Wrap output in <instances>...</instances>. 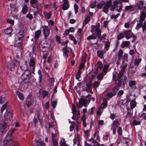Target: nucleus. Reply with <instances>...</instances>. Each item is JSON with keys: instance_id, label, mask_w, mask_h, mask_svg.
I'll return each instance as SVG.
<instances>
[{"instance_id": "nucleus-30", "label": "nucleus", "mask_w": 146, "mask_h": 146, "mask_svg": "<svg viewBox=\"0 0 146 146\" xmlns=\"http://www.w3.org/2000/svg\"><path fill=\"white\" fill-rule=\"evenodd\" d=\"M137 103L135 100H132L130 103V106L131 108L132 109L135 107Z\"/></svg>"}, {"instance_id": "nucleus-50", "label": "nucleus", "mask_w": 146, "mask_h": 146, "mask_svg": "<svg viewBox=\"0 0 146 146\" xmlns=\"http://www.w3.org/2000/svg\"><path fill=\"white\" fill-rule=\"evenodd\" d=\"M51 137L52 140H58V138H57V135L55 133H51Z\"/></svg>"}, {"instance_id": "nucleus-60", "label": "nucleus", "mask_w": 146, "mask_h": 146, "mask_svg": "<svg viewBox=\"0 0 146 146\" xmlns=\"http://www.w3.org/2000/svg\"><path fill=\"white\" fill-rule=\"evenodd\" d=\"M120 15V14L119 13H118L116 15H111V19H116L119 17Z\"/></svg>"}, {"instance_id": "nucleus-12", "label": "nucleus", "mask_w": 146, "mask_h": 146, "mask_svg": "<svg viewBox=\"0 0 146 146\" xmlns=\"http://www.w3.org/2000/svg\"><path fill=\"white\" fill-rule=\"evenodd\" d=\"M12 118V114L11 113L7 112L4 114V120L5 121H10Z\"/></svg>"}, {"instance_id": "nucleus-9", "label": "nucleus", "mask_w": 146, "mask_h": 146, "mask_svg": "<svg viewBox=\"0 0 146 146\" xmlns=\"http://www.w3.org/2000/svg\"><path fill=\"white\" fill-rule=\"evenodd\" d=\"M7 124L5 122H4L3 123H0V132L1 134L6 132L7 130Z\"/></svg>"}, {"instance_id": "nucleus-7", "label": "nucleus", "mask_w": 146, "mask_h": 146, "mask_svg": "<svg viewBox=\"0 0 146 146\" xmlns=\"http://www.w3.org/2000/svg\"><path fill=\"white\" fill-rule=\"evenodd\" d=\"M34 100L33 97L31 95H29L26 99V104L28 107L33 105Z\"/></svg>"}, {"instance_id": "nucleus-23", "label": "nucleus", "mask_w": 146, "mask_h": 146, "mask_svg": "<svg viewBox=\"0 0 146 146\" xmlns=\"http://www.w3.org/2000/svg\"><path fill=\"white\" fill-rule=\"evenodd\" d=\"M97 55L98 57L102 59L104 58V52L102 50H98L97 51Z\"/></svg>"}, {"instance_id": "nucleus-62", "label": "nucleus", "mask_w": 146, "mask_h": 146, "mask_svg": "<svg viewBox=\"0 0 146 146\" xmlns=\"http://www.w3.org/2000/svg\"><path fill=\"white\" fill-rule=\"evenodd\" d=\"M122 130L121 127H118L117 130V133L119 135H122Z\"/></svg>"}, {"instance_id": "nucleus-1", "label": "nucleus", "mask_w": 146, "mask_h": 146, "mask_svg": "<svg viewBox=\"0 0 146 146\" xmlns=\"http://www.w3.org/2000/svg\"><path fill=\"white\" fill-rule=\"evenodd\" d=\"M21 78L22 80V81L21 83V85L27 87L28 83H30L33 79L34 76L32 75L29 70H28L24 71Z\"/></svg>"}, {"instance_id": "nucleus-2", "label": "nucleus", "mask_w": 146, "mask_h": 146, "mask_svg": "<svg viewBox=\"0 0 146 146\" xmlns=\"http://www.w3.org/2000/svg\"><path fill=\"white\" fill-rule=\"evenodd\" d=\"M100 24L98 23L96 25L91 26V33H96L97 38L100 39L101 40H106L105 38L106 35H103L102 36H101V30L100 29Z\"/></svg>"}, {"instance_id": "nucleus-64", "label": "nucleus", "mask_w": 146, "mask_h": 146, "mask_svg": "<svg viewBox=\"0 0 146 146\" xmlns=\"http://www.w3.org/2000/svg\"><path fill=\"white\" fill-rule=\"evenodd\" d=\"M16 131V129L15 128H13V129L9 131L7 133V134L12 136L13 133Z\"/></svg>"}, {"instance_id": "nucleus-25", "label": "nucleus", "mask_w": 146, "mask_h": 146, "mask_svg": "<svg viewBox=\"0 0 146 146\" xmlns=\"http://www.w3.org/2000/svg\"><path fill=\"white\" fill-rule=\"evenodd\" d=\"M145 13L144 11H142L141 13L139 20L143 21L145 20Z\"/></svg>"}, {"instance_id": "nucleus-31", "label": "nucleus", "mask_w": 146, "mask_h": 146, "mask_svg": "<svg viewBox=\"0 0 146 146\" xmlns=\"http://www.w3.org/2000/svg\"><path fill=\"white\" fill-rule=\"evenodd\" d=\"M111 42L109 41L105 42L104 45V48H106V50L108 51Z\"/></svg>"}, {"instance_id": "nucleus-48", "label": "nucleus", "mask_w": 146, "mask_h": 146, "mask_svg": "<svg viewBox=\"0 0 146 146\" xmlns=\"http://www.w3.org/2000/svg\"><path fill=\"white\" fill-rule=\"evenodd\" d=\"M141 123V122L140 121L136 120H134L132 122L133 125L134 126H136L138 125H139Z\"/></svg>"}, {"instance_id": "nucleus-52", "label": "nucleus", "mask_w": 146, "mask_h": 146, "mask_svg": "<svg viewBox=\"0 0 146 146\" xmlns=\"http://www.w3.org/2000/svg\"><path fill=\"white\" fill-rule=\"evenodd\" d=\"M112 1L111 0H108L107 1L106 3H105V5L109 7L112 5Z\"/></svg>"}, {"instance_id": "nucleus-34", "label": "nucleus", "mask_w": 146, "mask_h": 146, "mask_svg": "<svg viewBox=\"0 0 146 146\" xmlns=\"http://www.w3.org/2000/svg\"><path fill=\"white\" fill-rule=\"evenodd\" d=\"M86 83V90L88 92H89L90 90H92L91 85L90 84H87L86 81H84V83Z\"/></svg>"}, {"instance_id": "nucleus-41", "label": "nucleus", "mask_w": 146, "mask_h": 146, "mask_svg": "<svg viewBox=\"0 0 146 146\" xmlns=\"http://www.w3.org/2000/svg\"><path fill=\"white\" fill-rule=\"evenodd\" d=\"M141 58L135 59L134 62V65L135 66H138L139 63L141 62Z\"/></svg>"}, {"instance_id": "nucleus-47", "label": "nucleus", "mask_w": 146, "mask_h": 146, "mask_svg": "<svg viewBox=\"0 0 146 146\" xmlns=\"http://www.w3.org/2000/svg\"><path fill=\"white\" fill-rule=\"evenodd\" d=\"M127 62H122V64L123 66L122 68L121 69V70H123V71H125V69L127 65Z\"/></svg>"}, {"instance_id": "nucleus-37", "label": "nucleus", "mask_w": 146, "mask_h": 146, "mask_svg": "<svg viewBox=\"0 0 146 146\" xmlns=\"http://www.w3.org/2000/svg\"><path fill=\"white\" fill-rule=\"evenodd\" d=\"M100 85V82L98 81H96L95 82L93 83L92 87L94 89H95L97 88Z\"/></svg>"}, {"instance_id": "nucleus-55", "label": "nucleus", "mask_w": 146, "mask_h": 146, "mask_svg": "<svg viewBox=\"0 0 146 146\" xmlns=\"http://www.w3.org/2000/svg\"><path fill=\"white\" fill-rule=\"evenodd\" d=\"M39 115H37V117H34L33 119V121L34 123L35 124V125H36V124H37V123L38 121V120H39L40 121V120L39 119Z\"/></svg>"}, {"instance_id": "nucleus-28", "label": "nucleus", "mask_w": 146, "mask_h": 146, "mask_svg": "<svg viewBox=\"0 0 146 146\" xmlns=\"http://www.w3.org/2000/svg\"><path fill=\"white\" fill-rule=\"evenodd\" d=\"M69 7V3H67L64 2L62 6V9L64 10H65L67 9Z\"/></svg>"}, {"instance_id": "nucleus-14", "label": "nucleus", "mask_w": 146, "mask_h": 146, "mask_svg": "<svg viewBox=\"0 0 146 146\" xmlns=\"http://www.w3.org/2000/svg\"><path fill=\"white\" fill-rule=\"evenodd\" d=\"M113 92V93L112 92H109L106 95H105V96L106 97L107 99H109L110 98L115 95L116 94V91H115Z\"/></svg>"}, {"instance_id": "nucleus-40", "label": "nucleus", "mask_w": 146, "mask_h": 146, "mask_svg": "<svg viewBox=\"0 0 146 146\" xmlns=\"http://www.w3.org/2000/svg\"><path fill=\"white\" fill-rule=\"evenodd\" d=\"M124 71H123L121 70V71L118 74L117 80H120L121 78L123 76V73Z\"/></svg>"}, {"instance_id": "nucleus-29", "label": "nucleus", "mask_w": 146, "mask_h": 146, "mask_svg": "<svg viewBox=\"0 0 146 146\" xmlns=\"http://www.w3.org/2000/svg\"><path fill=\"white\" fill-rule=\"evenodd\" d=\"M105 2L104 1H102L101 2L98 3L97 5V8L98 9H101L103 6L105 5Z\"/></svg>"}, {"instance_id": "nucleus-32", "label": "nucleus", "mask_w": 146, "mask_h": 146, "mask_svg": "<svg viewBox=\"0 0 146 146\" xmlns=\"http://www.w3.org/2000/svg\"><path fill=\"white\" fill-rule=\"evenodd\" d=\"M92 35H90L87 38V40H90L91 39H96L97 38V36L94 34L93 33H92Z\"/></svg>"}, {"instance_id": "nucleus-4", "label": "nucleus", "mask_w": 146, "mask_h": 146, "mask_svg": "<svg viewBox=\"0 0 146 146\" xmlns=\"http://www.w3.org/2000/svg\"><path fill=\"white\" fill-rule=\"evenodd\" d=\"M90 98L88 99L82 97L79 100V103H76V106L78 109H80L82 108L83 105L89 104L90 102Z\"/></svg>"}, {"instance_id": "nucleus-5", "label": "nucleus", "mask_w": 146, "mask_h": 146, "mask_svg": "<svg viewBox=\"0 0 146 146\" xmlns=\"http://www.w3.org/2000/svg\"><path fill=\"white\" fill-rule=\"evenodd\" d=\"M72 112L73 115L72 117V119L76 120L78 119L80 117V111L79 110L77 111L76 106L73 104L72 107Z\"/></svg>"}, {"instance_id": "nucleus-58", "label": "nucleus", "mask_w": 146, "mask_h": 146, "mask_svg": "<svg viewBox=\"0 0 146 146\" xmlns=\"http://www.w3.org/2000/svg\"><path fill=\"white\" fill-rule=\"evenodd\" d=\"M10 145H11V146H18L19 144L17 141H13L11 142Z\"/></svg>"}, {"instance_id": "nucleus-36", "label": "nucleus", "mask_w": 146, "mask_h": 146, "mask_svg": "<svg viewBox=\"0 0 146 146\" xmlns=\"http://www.w3.org/2000/svg\"><path fill=\"white\" fill-rule=\"evenodd\" d=\"M28 9V8L27 6L26 5H25L23 6L22 8V13L23 14H26L27 12Z\"/></svg>"}, {"instance_id": "nucleus-11", "label": "nucleus", "mask_w": 146, "mask_h": 146, "mask_svg": "<svg viewBox=\"0 0 146 146\" xmlns=\"http://www.w3.org/2000/svg\"><path fill=\"white\" fill-rule=\"evenodd\" d=\"M124 34L125 35V37L127 39L131 38L133 35V33L131 32V30L124 31Z\"/></svg>"}, {"instance_id": "nucleus-27", "label": "nucleus", "mask_w": 146, "mask_h": 146, "mask_svg": "<svg viewBox=\"0 0 146 146\" xmlns=\"http://www.w3.org/2000/svg\"><path fill=\"white\" fill-rule=\"evenodd\" d=\"M36 142L37 146H45V144L42 141L37 140Z\"/></svg>"}, {"instance_id": "nucleus-19", "label": "nucleus", "mask_w": 146, "mask_h": 146, "mask_svg": "<svg viewBox=\"0 0 146 146\" xmlns=\"http://www.w3.org/2000/svg\"><path fill=\"white\" fill-rule=\"evenodd\" d=\"M16 93L18 97L22 101L24 100V97L23 94L22 93L19 91H17Z\"/></svg>"}, {"instance_id": "nucleus-46", "label": "nucleus", "mask_w": 146, "mask_h": 146, "mask_svg": "<svg viewBox=\"0 0 146 146\" xmlns=\"http://www.w3.org/2000/svg\"><path fill=\"white\" fill-rule=\"evenodd\" d=\"M109 8V7L105 5L103 7L102 11L106 14H107L108 12Z\"/></svg>"}, {"instance_id": "nucleus-20", "label": "nucleus", "mask_w": 146, "mask_h": 146, "mask_svg": "<svg viewBox=\"0 0 146 146\" xmlns=\"http://www.w3.org/2000/svg\"><path fill=\"white\" fill-rule=\"evenodd\" d=\"M13 31L12 28L11 27H9L7 29L4 30V32L6 35H11L12 32ZM11 36V35H10Z\"/></svg>"}, {"instance_id": "nucleus-54", "label": "nucleus", "mask_w": 146, "mask_h": 146, "mask_svg": "<svg viewBox=\"0 0 146 146\" xmlns=\"http://www.w3.org/2000/svg\"><path fill=\"white\" fill-rule=\"evenodd\" d=\"M103 75H104V74H103L102 73V72L101 73H100L99 74L98 76H97V79L99 80H101L103 79L104 76Z\"/></svg>"}, {"instance_id": "nucleus-56", "label": "nucleus", "mask_w": 146, "mask_h": 146, "mask_svg": "<svg viewBox=\"0 0 146 146\" xmlns=\"http://www.w3.org/2000/svg\"><path fill=\"white\" fill-rule=\"evenodd\" d=\"M63 52L64 54L66 57L68 58V53L69 51L66 48H63Z\"/></svg>"}, {"instance_id": "nucleus-8", "label": "nucleus", "mask_w": 146, "mask_h": 146, "mask_svg": "<svg viewBox=\"0 0 146 146\" xmlns=\"http://www.w3.org/2000/svg\"><path fill=\"white\" fill-rule=\"evenodd\" d=\"M42 28H43L42 32L44 38L46 39L47 37L50 34V28L46 25H44L42 26Z\"/></svg>"}, {"instance_id": "nucleus-10", "label": "nucleus", "mask_w": 146, "mask_h": 146, "mask_svg": "<svg viewBox=\"0 0 146 146\" xmlns=\"http://www.w3.org/2000/svg\"><path fill=\"white\" fill-rule=\"evenodd\" d=\"M22 42V39L20 37H17L15 39V46L17 47L20 49H22L21 44Z\"/></svg>"}, {"instance_id": "nucleus-16", "label": "nucleus", "mask_w": 146, "mask_h": 146, "mask_svg": "<svg viewBox=\"0 0 146 146\" xmlns=\"http://www.w3.org/2000/svg\"><path fill=\"white\" fill-rule=\"evenodd\" d=\"M120 124L118 121L117 120H114L111 125V128H118Z\"/></svg>"}, {"instance_id": "nucleus-51", "label": "nucleus", "mask_w": 146, "mask_h": 146, "mask_svg": "<svg viewBox=\"0 0 146 146\" xmlns=\"http://www.w3.org/2000/svg\"><path fill=\"white\" fill-rule=\"evenodd\" d=\"M123 52L122 50H120L119 51L118 54V58L120 59L123 55Z\"/></svg>"}, {"instance_id": "nucleus-57", "label": "nucleus", "mask_w": 146, "mask_h": 146, "mask_svg": "<svg viewBox=\"0 0 146 146\" xmlns=\"http://www.w3.org/2000/svg\"><path fill=\"white\" fill-rule=\"evenodd\" d=\"M97 65L98 66V68L101 70L102 69L103 67V65L102 62L99 61L98 62Z\"/></svg>"}, {"instance_id": "nucleus-42", "label": "nucleus", "mask_w": 146, "mask_h": 146, "mask_svg": "<svg viewBox=\"0 0 146 146\" xmlns=\"http://www.w3.org/2000/svg\"><path fill=\"white\" fill-rule=\"evenodd\" d=\"M7 102L6 103H5L3 106H2L1 110V113L2 115L3 114V111L7 108Z\"/></svg>"}, {"instance_id": "nucleus-22", "label": "nucleus", "mask_w": 146, "mask_h": 146, "mask_svg": "<svg viewBox=\"0 0 146 146\" xmlns=\"http://www.w3.org/2000/svg\"><path fill=\"white\" fill-rule=\"evenodd\" d=\"M130 43L129 41H123L122 42L121 45V47L123 48L125 47H127L130 45Z\"/></svg>"}, {"instance_id": "nucleus-59", "label": "nucleus", "mask_w": 146, "mask_h": 146, "mask_svg": "<svg viewBox=\"0 0 146 146\" xmlns=\"http://www.w3.org/2000/svg\"><path fill=\"white\" fill-rule=\"evenodd\" d=\"M48 92L46 90H43L42 92V97L44 98L46 96H48Z\"/></svg>"}, {"instance_id": "nucleus-6", "label": "nucleus", "mask_w": 146, "mask_h": 146, "mask_svg": "<svg viewBox=\"0 0 146 146\" xmlns=\"http://www.w3.org/2000/svg\"><path fill=\"white\" fill-rule=\"evenodd\" d=\"M30 3L31 7L37 9V11H39L40 9L39 7L40 6L41 4L39 3L37 0H30Z\"/></svg>"}, {"instance_id": "nucleus-3", "label": "nucleus", "mask_w": 146, "mask_h": 146, "mask_svg": "<svg viewBox=\"0 0 146 146\" xmlns=\"http://www.w3.org/2000/svg\"><path fill=\"white\" fill-rule=\"evenodd\" d=\"M19 66L20 63L19 61L17 60H14L8 63L7 67L10 70L14 71L16 68H18Z\"/></svg>"}, {"instance_id": "nucleus-21", "label": "nucleus", "mask_w": 146, "mask_h": 146, "mask_svg": "<svg viewBox=\"0 0 146 146\" xmlns=\"http://www.w3.org/2000/svg\"><path fill=\"white\" fill-rule=\"evenodd\" d=\"M12 137L11 135H8L7 134V135L5 137V141H6V145L8 142H10L12 139Z\"/></svg>"}, {"instance_id": "nucleus-43", "label": "nucleus", "mask_w": 146, "mask_h": 146, "mask_svg": "<svg viewBox=\"0 0 146 146\" xmlns=\"http://www.w3.org/2000/svg\"><path fill=\"white\" fill-rule=\"evenodd\" d=\"M136 83V82L135 81L130 80L129 82V85L130 87H133L135 85Z\"/></svg>"}, {"instance_id": "nucleus-61", "label": "nucleus", "mask_w": 146, "mask_h": 146, "mask_svg": "<svg viewBox=\"0 0 146 146\" xmlns=\"http://www.w3.org/2000/svg\"><path fill=\"white\" fill-rule=\"evenodd\" d=\"M134 6L133 5H130L129 6H126L125 8V9L126 11H127L129 10H130Z\"/></svg>"}, {"instance_id": "nucleus-38", "label": "nucleus", "mask_w": 146, "mask_h": 146, "mask_svg": "<svg viewBox=\"0 0 146 146\" xmlns=\"http://www.w3.org/2000/svg\"><path fill=\"white\" fill-rule=\"evenodd\" d=\"M44 14L48 19L50 18L52 15V12L50 11H49L48 13L45 11L44 12Z\"/></svg>"}, {"instance_id": "nucleus-33", "label": "nucleus", "mask_w": 146, "mask_h": 146, "mask_svg": "<svg viewBox=\"0 0 146 146\" xmlns=\"http://www.w3.org/2000/svg\"><path fill=\"white\" fill-rule=\"evenodd\" d=\"M27 62L26 61L25 62V63L23 65L21 66L20 68L22 70H23L25 71H26V70H29V69H28L27 66Z\"/></svg>"}, {"instance_id": "nucleus-45", "label": "nucleus", "mask_w": 146, "mask_h": 146, "mask_svg": "<svg viewBox=\"0 0 146 146\" xmlns=\"http://www.w3.org/2000/svg\"><path fill=\"white\" fill-rule=\"evenodd\" d=\"M124 35L123 33H120L117 36V38L118 40H120L124 37Z\"/></svg>"}, {"instance_id": "nucleus-26", "label": "nucleus", "mask_w": 146, "mask_h": 146, "mask_svg": "<svg viewBox=\"0 0 146 146\" xmlns=\"http://www.w3.org/2000/svg\"><path fill=\"white\" fill-rule=\"evenodd\" d=\"M41 34V31L38 30L35 32V39L37 40L40 37Z\"/></svg>"}, {"instance_id": "nucleus-15", "label": "nucleus", "mask_w": 146, "mask_h": 146, "mask_svg": "<svg viewBox=\"0 0 146 146\" xmlns=\"http://www.w3.org/2000/svg\"><path fill=\"white\" fill-rule=\"evenodd\" d=\"M108 104V101L105 99L103 100L99 108L102 109H104L106 108Z\"/></svg>"}, {"instance_id": "nucleus-24", "label": "nucleus", "mask_w": 146, "mask_h": 146, "mask_svg": "<svg viewBox=\"0 0 146 146\" xmlns=\"http://www.w3.org/2000/svg\"><path fill=\"white\" fill-rule=\"evenodd\" d=\"M109 65L108 64H105L104 68L102 70V73L105 75L107 72V71L108 69Z\"/></svg>"}, {"instance_id": "nucleus-49", "label": "nucleus", "mask_w": 146, "mask_h": 146, "mask_svg": "<svg viewBox=\"0 0 146 146\" xmlns=\"http://www.w3.org/2000/svg\"><path fill=\"white\" fill-rule=\"evenodd\" d=\"M127 62V55L126 54H124L123 56L122 62Z\"/></svg>"}, {"instance_id": "nucleus-63", "label": "nucleus", "mask_w": 146, "mask_h": 146, "mask_svg": "<svg viewBox=\"0 0 146 146\" xmlns=\"http://www.w3.org/2000/svg\"><path fill=\"white\" fill-rule=\"evenodd\" d=\"M81 73V71L80 70H79L78 71L77 74L76 76V79L78 80L80 78Z\"/></svg>"}, {"instance_id": "nucleus-39", "label": "nucleus", "mask_w": 146, "mask_h": 146, "mask_svg": "<svg viewBox=\"0 0 146 146\" xmlns=\"http://www.w3.org/2000/svg\"><path fill=\"white\" fill-rule=\"evenodd\" d=\"M90 17L89 15H87L86 16V17L84 20V23H83V24L85 25L88 23V22L90 21Z\"/></svg>"}, {"instance_id": "nucleus-35", "label": "nucleus", "mask_w": 146, "mask_h": 146, "mask_svg": "<svg viewBox=\"0 0 146 146\" xmlns=\"http://www.w3.org/2000/svg\"><path fill=\"white\" fill-rule=\"evenodd\" d=\"M39 47L40 50L42 52H45L46 51L47 48L45 46H43L42 44H40Z\"/></svg>"}, {"instance_id": "nucleus-18", "label": "nucleus", "mask_w": 146, "mask_h": 146, "mask_svg": "<svg viewBox=\"0 0 146 146\" xmlns=\"http://www.w3.org/2000/svg\"><path fill=\"white\" fill-rule=\"evenodd\" d=\"M60 146H70V145L66 143L65 139L63 138L61 139L60 142Z\"/></svg>"}, {"instance_id": "nucleus-53", "label": "nucleus", "mask_w": 146, "mask_h": 146, "mask_svg": "<svg viewBox=\"0 0 146 146\" xmlns=\"http://www.w3.org/2000/svg\"><path fill=\"white\" fill-rule=\"evenodd\" d=\"M95 109V107L92 108L88 110V113L89 114H92Z\"/></svg>"}, {"instance_id": "nucleus-44", "label": "nucleus", "mask_w": 146, "mask_h": 146, "mask_svg": "<svg viewBox=\"0 0 146 146\" xmlns=\"http://www.w3.org/2000/svg\"><path fill=\"white\" fill-rule=\"evenodd\" d=\"M143 21H141L139 20L138 22L139 23H137V26L136 27V29L142 27L143 24Z\"/></svg>"}, {"instance_id": "nucleus-13", "label": "nucleus", "mask_w": 146, "mask_h": 146, "mask_svg": "<svg viewBox=\"0 0 146 146\" xmlns=\"http://www.w3.org/2000/svg\"><path fill=\"white\" fill-rule=\"evenodd\" d=\"M35 58L33 57H32L30 58L29 62V66H30L32 67V68L33 67V69H34L35 67Z\"/></svg>"}, {"instance_id": "nucleus-17", "label": "nucleus", "mask_w": 146, "mask_h": 146, "mask_svg": "<svg viewBox=\"0 0 146 146\" xmlns=\"http://www.w3.org/2000/svg\"><path fill=\"white\" fill-rule=\"evenodd\" d=\"M144 5V2L140 0L137 3V6L138 9L141 10L142 9Z\"/></svg>"}]
</instances>
